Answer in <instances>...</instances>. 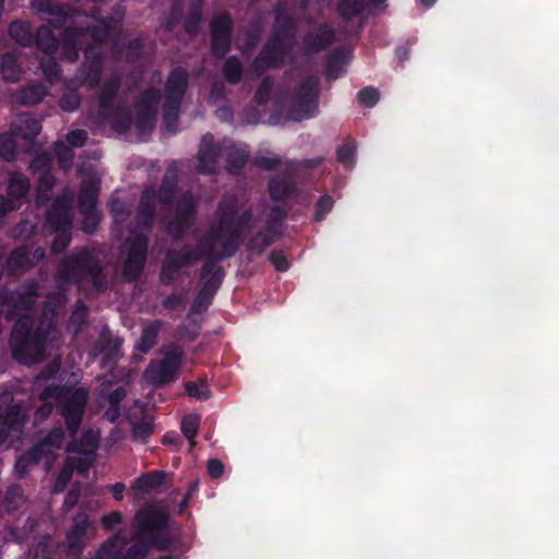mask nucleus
<instances>
[{"label": "nucleus", "mask_w": 559, "mask_h": 559, "mask_svg": "<svg viewBox=\"0 0 559 559\" xmlns=\"http://www.w3.org/2000/svg\"><path fill=\"white\" fill-rule=\"evenodd\" d=\"M31 8L56 29H62L60 34L61 55L70 62L79 59V44L82 34L87 28L76 23L75 16L71 15L68 4L56 3L52 0H31Z\"/></svg>", "instance_id": "1"}, {"label": "nucleus", "mask_w": 559, "mask_h": 559, "mask_svg": "<svg viewBox=\"0 0 559 559\" xmlns=\"http://www.w3.org/2000/svg\"><path fill=\"white\" fill-rule=\"evenodd\" d=\"M57 278L64 283H91L97 292L108 287L107 276L94 250L81 247L66 257L59 264Z\"/></svg>", "instance_id": "2"}, {"label": "nucleus", "mask_w": 559, "mask_h": 559, "mask_svg": "<svg viewBox=\"0 0 559 559\" xmlns=\"http://www.w3.org/2000/svg\"><path fill=\"white\" fill-rule=\"evenodd\" d=\"M39 399L56 401L69 436L76 437L90 401V391L84 386L51 384L41 391Z\"/></svg>", "instance_id": "3"}, {"label": "nucleus", "mask_w": 559, "mask_h": 559, "mask_svg": "<svg viewBox=\"0 0 559 559\" xmlns=\"http://www.w3.org/2000/svg\"><path fill=\"white\" fill-rule=\"evenodd\" d=\"M34 318L31 314L21 316L13 324L10 345L13 358L29 366L41 359L46 336L40 331H34Z\"/></svg>", "instance_id": "4"}, {"label": "nucleus", "mask_w": 559, "mask_h": 559, "mask_svg": "<svg viewBox=\"0 0 559 559\" xmlns=\"http://www.w3.org/2000/svg\"><path fill=\"white\" fill-rule=\"evenodd\" d=\"M169 514L154 507L141 508L134 515V533L151 540L155 550L167 551L174 544Z\"/></svg>", "instance_id": "5"}, {"label": "nucleus", "mask_w": 559, "mask_h": 559, "mask_svg": "<svg viewBox=\"0 0 559 559\" xmlns=\"http://www.w3.org/2000/svg\"><path fill=\"white\" fill-rule=\"evenodd\" d=\"M321 79L309 74L297 84L288 108V118L293 121L310 119L319 111Z\"/></svg>", "instance_id": "6"}, {"label": "nucleus", "mask_w": 559, "mask_h": 559, "mask_svg": "<svg viewBox=\"0 0 559 559\" xmlns=\"http://www.w3.org/2000/svg\"><path fill=\"white\" fill-rule=\"evenodd\" d=\"M216 221L211 227V236L214 240H222L227 229L236 225L247 231L251 230L253 211L251 207L239 213V200L235 195H224L217 204Z\"/></svg>", "instance_id": "7"}, {"label": "nucleus", "mask_w": 559, "mask_h": 559, "mask_svg": "<svg viewBox=\"0 0 559 559\" xmlns=\"http://www.w3.org/2000/svg\"><path fill=\"white\" fill-rule=\"evenodd\" d=\"M39 296V284L35 280H28L19 285L15 289L0 290V306L7 307L1 310L7 321L17 320L21 316L34 309Z\"/></svg>", "instance_id": "8"}, {"label": "nucleus", "mask_w": 559, "mask_h": 559, "mask_svg": "<svg viewBox=\"0 0 559 559\" xmlns=\"http://www.w3.org/2000/svg\"><path fill=\"white\" fill-rule=\"evenodd\" d=\"M245 233L247 230L231 225L222 240H214L210 229L206 236L198 243L197 249L205 257L204 261L218 265L221 261L234 257L240 246L245 247Z\"/></svg>", "instance_id": "9"}, {"label": "nucleus", "mask_w": 559, "mask_h": 559, "mask_svg": "<svg viewBox=\"0 0 559 559\" xmlns=\"http://www.w3.org/2000/svg\"><path fill=\"white\" fill-rule=\"evenodd\" d=\"M200 277L203 283L190 306L189 314H201L207 310L223 283L225 271L221 265L204 261Z\"/></svg>", "instance_id": "10"}, {"label": "nucleus", "mask_w": 559, "mask_h": 559, "mask_svg": "<svg viewBox=\"0 0 559 559\" xmlns=\"http://www.w3.org/2000/svg\"><path fill=\"white\" fill-rule=\"evenodd\" d=\"M164 358L152 360L145 369V378L155 386H162L175 380L182 362L183 350L177 344H171L163 352Z\"/></svg>", "instance_id": "11"}, {"label": "nucleus", "mask_w": 559, "mask_h": 559, "mask_svg": "<svg viewBox=\"0 0 559 559\" xmlns=\"http://www.w3.org/2000/svg\"><path fill=\"white\" fill-rule=\"evenodd\" d=\"M127 255L122 265V275L127 282L138 281L145 269L150 246V238L143 233H132L131 238L124 241Z\"/></svg>", "instance_id": "12"}, {"label": "nucleus", "mask_w": 559, "mask_h": 559, "mask_svg": "<svg viewBox=\"0 0 559 559\" xmlns=\"http://www.w3.org/2000/svg\"><path fill=\"white\" fill-rule=\"evenodd\" d=\"M197 216V202L191 192L182 193L175 204V215L167 223V231L174 241L182 240L193 226Z\"/></svg>", "instance_id": "13"}, {"label": "nucleus", "mask_w": 559, "mask_h": 559, "mask_svg": "<svg viewBox=\"0 0 559 559\" xmlns=\"http://www.w3.org/2000/svg\"><path fill=\"white\" fill-rule=\"evenodd\" d=\"M292 47V43L277 37V34H271L252 61L253 70L258 74H262L271 69H280Z\"/></svg>", "instance_id": "14"}, {"label": "nucleus", "mask_w": 559, "mask_h": 559, "mask_svg": "<svg viewBox=\"0 0 559 559\" xmlns=\"http://www.w3.org/2000/svg\"><path fill=\"white\" fill-rule=\"evenodd\" d=\"M200 259L195 250L168 248L160 265L159 281L164 286H171L178 280L180 271Z\"/></svg>", "instance_id": "15"}, {"label": "nucleus", "mask_w": 559, "mask_h": 559, "mask_svg": "<svg viewBox=\"0 0 559 559\" xmlns=\"http://www.w3.org/2000/svg\"><path fill=\"white\" fill-rule=\"evenodd\" d=\"M234 21L227 12H221L210 22L211 51L217 59L225 57L231 49Z\"/></svg>", "instance_id": "16"}, {"label": "nucleus", "mask_w": 559, "mask_h": 559, "mask_svg": "<svg viewBox=\"0 0 559 559\" xmlns=\"http://www.w3.org/2000/svg\"><path fill=\"white\" fill-rule=\"evenodd\" d=\"M85 60L78 71L82 84L91 90L97 88L104 72V53L99 47L87 45L84 49Z\"/></svg>", "instance_id": "17"}, {"label": "nucleus", "mask_w": 559, "mask_h": 559, "mask_svg": "<svg viewBox=\"0 0 559 559\" xmlns=\"http://www.w3.org/2000/svg\"><path fill=\"white\" fill-rule=\"evenodd\" d=\"M95 534V527L85 514H78L73 519L71 528L66 534L67 554L80 557L86 547L85 537Z\"/></svg>", "instance_id": "18"}, {"label": "nucleus", "mask_w": 559, "mask_h": 559, "mask_svg": "<svg viewBox=\"0 0 559 559\" xmlns=\"http://www.w3.org/2000/svg\"><path fill=\"white\" fill-rule=\"evenodd\" d=\"M71 15L75 16L76 23L75 25L82 24L87 29L84 31L82 34V37L90 35L93 40V46L99 47L102 49V45L107 41L111 31H112V23L116 22V20L112 16H109L107 19L100 20V24L98 25H91V23L87 20V16L84 14H81L79 11L70 8ZM122 21V17H119L117 20V23L120 24ZM74 25V23H72Z\"/></svg>", "instance_id": "19"}, {"label": "nucleus", "mask_w": 559, "mask_h": 559, "mask_svg": "<svg viewBox=\"0 0 559 559\" xmlns=\"http://www.w3.org/2000/svg\"><path fill=\"white\" fill-rule=\"evenodd\" d=\"M188 86V71L182 67L171 69L165 82L164 103L182 105Z\"/></svg>", "instance_id": "20"}, {"label": "nucleus", "mask_w": 559, "mask_h": 559, "mask_svg": "<svg viewBox=\"0 0 559 559\" xmlns=\"http://www.w3.org/2000/svg\"><path fill=\"white\" fill-rule=\"evenodd\" d=\"M221 150L214 144V136L212 133H206L202 136L199 152H198V166L197 169L200 174L212 175L216 173Z\"/></svg>", "instance_id": "21"}, {"label": "nucleus", "mask_w": 559, "mask_h": 559, "mask_svg": "<svg viewBox=\"0 0 559 559\" xmlns=\"http://www.w3.org/2000/svg\"><path fill=\"white\" fill-rule=\"evenodd\" d=\"M73 216L71 202L67 198H57L46 214V225L50 229H72Z\"/></svg>", "instance_id": "22"}, {"label": "nucleus", "mask_w": 559, "mask_h": 559, "mask_svg": "<svg viewBox=\"0 0 559 559\" xmlns=\"http://www.w3.org/2000/svg\"><path fill=\"white\" fill-rule=\"evenodd\" d=\"M156 217V191L154 188H145L140 197L135 224L139 228L150 231Z\"/></svg>", "instance_id": "23"}, {"label": "nucleus", "mask_w": 559, "mask_h": 559, "mask_svg": "<svg viewBox=\"0 0 559 559\" xmlns=\"http://www.w3.org/2000/svg\"><path fill=\"white\" fill-rule=\"evenodd\" d=\"M335 41V31L326 23L320 24L316 31L308 32L304 37L307 52L319 53L326 50Z\"/></svg>", "instance_id": "24"}, {"label": "nucleus", "mask_w": 559, "mask_h": 559, "mask_svg": "<svg viewBox=\"0 0 559 559\" xmlns=\"http://www.w3.org/2000/svg\"><path fill=\"white\" fill-rule=\"evenodd\" d=\"M26 423V415L22 406L12 404L0 415V445L9 438L11 431L21 432Z\"/></svg>", "instance_id": "25"}, {"label": "nucleus", "mask_w": 559, "mask_h": 559, "mask_svg": "<svg viewBox=\"0 0 559 559\" xmlns=\"http://www.w3.org/2000/svg\"><path fill=\"white\" fill-rule=\"evenodd\" d=\"M270 198L275 202H285L299 194V188L290 175H276L269 181Z\"/></svg>", "instance_id": "26"}, {"label": "nucleus", "mask_w": 559, "mask_h": 559, "mask_svg": "<svg viewBox=\"0 0 559 559\" xmlns=\"http://www.w3.org/2000/svg\"><path fill=\"white\" fill-rule=\"evenodd\" d=\"M273 13L276 25L271 34H277V37L293 44L297 28L296 19L289 15L280 3L274 7Z\"/></svg>", "instance_id": "27"}, {"label": "nucleus", "mask_w": 559, "mask_h": 559, "mask_svg": "<svg viewBox=\"0 0 559 559\" xmlns=\"http://www.w3.org/2000/svg\"><path fill=\"white\" fill-rule=\"evenodd\" d=\"M99 182L96 180L83 181L78 195V207L81 214H91L96 211Z\"/></svg>", "instance_id": "28"}, {"label": "nucleus", "mask_w": 559, "mask_h": 559, "mask_svg": "<svg viewBox=\"0 0 559 559\" xmlns=\"http://www.w3.org/2000/svg\"><path fill=\"white\" fill-rule=\"evenodd\" d=\"M121 87V78L119 74L111 75L105 81L99 91L98 106L100 114L106 110L112 109L119 103H117V96Z\"/></svg>", "instance_id": "29"}, {"label": "nucleus", "mask_w": 559, "mask_h": 559, "mask_svg": "<svg viewBox=\"0 0 559 559\" xmlns=\"http://www.w3.org/2000/svg\"><path fill=\"white\" fill-rule=\"evenodd\" d=\"M102 116L109 120L112 129L118 133L129 132L133 124L132 114L124 104H118L112 109L103 112Z\"/></svg>", "instance_id": "30"}, {"label": "nucleus", "mask_w": 559, "mask_h": 559, "mask_svg": "<svg viewBox=\"0 0 559 559\" xmlns=\"http://www.w3.org/2000/svg\"><path fill=\"white\" fill-rule=\"evenodd\" d=\"M31 190L29 179L20 171H12L9 174L7 195L14 200V202L22 205L26 201Z\"/></svg>", "instance_id": "31"}, {"label": "nucleus", "mask_w": 559, "mask_h": 559, "mask_svg": "<svg viewBox=\"0 0 559 559\" xmlns=\"http://www.w3.org/2000/svg\"><path fill=\"white\" fill-rule=\"evenodd\" d=\"M277 240L278 239H276L264 229L251 235L245 241V249L248 253V260L252 261L253 257L262 255L266 249Z\"/></svg>", "instance_id": "32"}, {"label": "nucleus", "mask_w": 559, "mask_h": 559, "mask_svg": "<svg viewBox=\"0 0 559 559\" xmlns=\"http://www.w3.org/2000/svg\"><path fill=\"white\" fill-rule=\"evenodd\" d=\"M47 93V87L41 83L27 84L16 91L13 100L23 106H34L43 102Z\"/></svg>", "instance_id": "33"}, {"label": "nucleus", "mask_w": 559, "mask_h": 559, "mask_svg": "<svg viewBox=\"0 0 559 559\" xmlns=\"http://www.w3.org/2000/svg\"><path fill=\"white\" fill-rule=\"evenodd\" d=\"M11 128L15 136L33 140L40 133L41 122L31 115H21L12 123Z\"/></svg>", "instance_id": "34"}, {"label": "nucleus", "mask_w": 559, "mask_h": 559, "mask_svg": "<svg viewBox=\"0 0 559 559\" xmlns=\"http://www.w3.org/2000/svg\"><path fill=\"white\" fill-rule=\"evenodd\" d=\"M45 454L46 451L40 449V445L35 443L16 459L14 464L15 473L20 478L24 477L27 474L29 467L37 465L45 456Z\"/></svg>", "instance_id": "35"}, {"label": "nucleus", "mask_w": 559, "mask_h": 559, "mask_svg": "<svg viewBox=\"0 0 559 559\" xmlns=\"http://www.w3.org/2000/svg\"><path fill=\"white\" fill-rule=\"evenodd\" d=\"M166 473L164 471L154 469L138 477L134 480L132 488L142 493H150L160 488L164 485Z\"/></svg>", "instance_id": "36"}, {"label": "nucleus", "mask_w": 559, "mask_h": 559, "mask_svg": "<svg viewBox=\"0 0 559 559\" xmlns=\"http://www.w3.org/2000/svg\"><path fill=\"white\" fill-rule=\"evenodd\" d=\"M163 328V321L154 320L151 321L147 325H145L142 330L141 337L135 346V348L146 354L148 353L156 344L158 340V334Z\"/></svg>", "instance_id": "37"}, {"label": "nucleus", "mask_w": 559, "mask_h": 559, "mask_svg": "<svg viewBox=\"0 0 559 559\" xmlns=\"http://www.w3.org/2000/svg\"><path fill=\"white\" fill-rule=\"evenodd\" d=\"M249 159V151L247 147L231 145L226 152V169L229 174L237 175L246 166Z\"/></svg>", "instance_id": "38"}, {"label": "nucleus", "mask_w": 559, "mask_h": 559, "mask_svg": "<svg viewBox=\"0 0 559 559\" xmlns=\"http://www.w3.org/2000/svg\"><path fill=\"white\" fill-rule=\"evenodd\" d=\"M287 215L288 211L286 209L280 205L272 206L265 219L264 230L280 239L283 236V223Z\"/></svg>", "instance_id": "39"}, {"label": "nucleus", "mask_w": 559, "mask_h": 559, "mask_svg": "<svg viewBox=\"0 0 559 559\" xmlns=\"http://www.w3.org/2000/svg\"><path fill=\"white\" fill-rule=\"evenodd\" d=\"M0 72L5 82H17L22 74L21 66L14 52L7 51L1 56Z\"/></svg>", "instance_id": "40"}, {"label": "nucleus", "mask_w": 559, "mask_h": 559, "mask_svg": "<svg viewBox=\"0 0 559 559\" xmlns=\"http://www.w3.org/2000/svg\"><path fill=\"white\" fill-rule=\"evenodd\" d=\"M204 0H193L188 13L183 20V28L189 35H195L199 32L200 23L203 17Z\"/></svg>", "instance_id": "41"}, {"label": "nucleus", "mask_w": 559, "mask_h": 559, "mask_svg": "<svg viewBox=\"0 0 559 559\" xmlns=\"http://www.w3.org/2000/svg\"><path fill=\"white\" fill-rule=\"evenodd\" d=\"M160 102V92L155 87L145 90L135 102V110L141 112L157 114Z\"/></svg>", "instance_id": "42"}, {"label": "nucleus", "mask_w": 559, "mask_h": 559, "mask_svg": "<svg viewBox=\"0 0 559 559\" xmlns=\"http://www.w3.org/2000/svg\"><path fill=\"white\" fill-rule=\"evenodd\" d=\"M10 37L24 47L32 46L34 43V33L27 22L13 21L9 25Z\"/></svg>", "instance_id": "43"}, {"label": "nucleus", "mask_w": 559, "mask_h": 559, "mask_svg": "<svg viewBox=\"0 0 559 559\" xmlns=\"http://www.w3.org/2000/svg\"><path fill=\"white\" fill-rule=\"evenodd\" d=\"M151 549H154L153 545H151V540L133 532L131 545L127 548L122 559H145Z\"/></svg>", "instance_id": "44"}, {"label": "nucleus", "mask_w": 559, "mask_h": 559, "mask_svg": "<svg viewBox=\"0 0 559 559\" xmlns=\"http://www.w3.org/2000/svg\"><path fill=\"white\" fill-rule=\"evenodd\" d=\"M35 46L46 55H53L58 49V40L52 31L47 26H40L34 34Z\"/></svg>", "instance_id": "45"}, {"label": "nucleus", "mask_w": 559, "mask_h": 559, "mask_svg": "<svg viewBox=\"0 0 559 559\" xmlns=\"http://www.w3.org/2000/svg\"><path fill=\"white\" fill-rule=\"evenodd\" d=\"M71 438L72 440L67 445V452L69 453L87 454L94 452L97 448V439L91 431L84 432L80 439Z\"/></svg>", "instance_id": "46"}, {"label": "nucleus", "mask_w": 559, "mask_h": 559, "mask_svg": "<svg viewBox=\"0 0 559 559\" xmlns=\"http://www.w3.org/2000/svg\"><path fill=\"white\" fill-rule=\"evenodd\" d=\"M222 74L228 84H239L243 76V66L240 59L237 56L227 57L222 69Z\"/></svg>", "instance_id": "47"}, {"label": "nucleus", "mask_w": 559, "mask_h": 559, "mask_svg": "<svg viewBox=\"0 0 559 559\" xmlns=\"http://www.w3.org/2000/svg\"><path fill=\"white\" fill-rule=\"evenodd\" d=\"M29 255L31 251L26 247L12 250L5 263L8 271L12 273L25 271L31 265Z\"/></svg>", "instance_id": "48"}, {"label": "nucleus", "mask_w": 559, "mask_h": 559, "mask_svg": "<svg viewBox=\"0 0 559 559\" xmlns=\"http://www.w3.org/2000/svg\"><path fill=\"white\" fill-rule=\"evenodd\" d=\"M55 182L56 179L51 171L39 174L36 187V204L38 206H43L49 201Z\"/></svg>", "instance_id": "49"}, {"label": "nucleus", "mask_w": 559, "mask_h": 559, "mask_svg": "<svg viewBox=\"0 0 559 559\" xmlns=\"http://www.w3.org/2000/svg\"><path fill=\"white\" fill-rule=\"evenodd\" d=\"M110 342V333L107 331H103L97 346L99 347L100 352H105L106 348L109 347L105 354V360H118L121 357L122 341L117 338L111 345Z\"/></svg>", "instance_id": "50"}, {"label": "nucleus", "mask_w": 559, "mask_h": 559, "mask_svg": "<svg viewBox=\"0 0 559 559\" xmlns=\"http://www.w3.org/2000/svg\"><path fill=\"white\" fill-rule=\"evenodd\" d=\"M356 144L354 141H347L338 146L336 151L337 162L346 169H352L356 164Z\"/></svg>", "instance_id": "51"}, {"label": "nucleus", "mask_w": 559, "mask_h": 559, "mask_svg": "<svg viewBox=\"0 0 559 559\" xmlns=\"http://www.w3.org/2000/svg\"><path fill=\"white\" fill-rule=\"evenodd\" d=\"M40 68L43 74L50 83H56L60 81L62 75V69L57 60L53 58V55H47L46 58L41 59Z\"/></svg>", "instance_id": "52"}, {"label": "nucleus", "mask_w": 559, "mask_h": 559, "mask_svg": "<svg viewBox=\"0 0 559 559\" xmlns=\"http://www.w3.org/2000/svg\"><path fill=\"white\" fill-rule=\"evenodd\" d=\"M55 233L50 251L52 254L63 253L72 241V229H51Z\"/></svg>", "instance_id": "53"}, {"label": "nucleus", "mask_w": 559, "mask_h": 559, "mask_svg": "<svg viewBox=\"0 0 559 559\" xmlns=\"http://www.w3.org/2000/svg\"><path fill=\"white\" fill-rule=\"evenodd\" d=\"M64 440V429L62 426H55L37 444L46 451V448L60 449Z\"/></svg>", "instance_id": "54"}, {"label": "nucleus", "mask_w": 559, "mask_h": 559, "mask_svg": "<svg viewBox=\"0 0 559 559\" xmlns=\"http://www.w3.org/2000/svg\"><path fill=\"white\" fill-rule=\"evenodd\" d=\"M14 133H1L0 134V157L7 162H12L16 156V141Z\"/></svg>", "instance_id": "55"}, {"label": "nucleus", "mask_w": 559, "mask_h": 559, "mask_svg": "<svg viewBox=\"0 0 559 559\" xmlns=\"http://www.w3.org/2000/svg\"><path fill=\"white\" fill-rule=\"evenodd\" d=\"M362 9V0H340L337 3V12L346 21L357 16Z\"/></svg>", "instance_id": "56"}, {"label": "nucleus", "mask_w": 559, "mask_h": 559, "mask_svg": "<svg viewBox=\"0 0 559 559\" xmlns=\"http://www.w3.org/2000/svg\"><path fill=\"white\" fill-rule=\"evenodd\" d=\"M273 88H274L273 79L271 76L263 78L254 92V95H253L254 103L259 106H263V105L267 104L271 99Z\"/></svg>", "instance_id": "57"}, {"label": "nucleus", "mask_w": 559, "mask_h": 559, "mask_svg": "<svg viewBox=\"0 0 559 559\" xmlns=\"http://www.w3.org/2000/svg\"><path fill=\"white\" fill-rule=\"evenodd\" d=\"M200 421L201 418L197 414H188L181 420V431L192 445L199 431Z\"/></svg>", "instance_id": "58"}, {"label": "nucleus", "mask_w": 559, "mask_h": 559, "mask_svg": "<svg viewBox=\"0 0 559 559\" xmlns=\"http://www.w3.org/2000/svg\"><path fill=\"white\" fill-rule=\"evenodd\" d=\"M52 157L48 152H40L35 155L29 163L32 174H46L51 171Z\"/></svg>", "instance_id": "59"}, {"label": "nucleus", "mask_w": 559, "mask_h": 559, "mask_svg": "<svg viewBox=\"0 0 559 559\" xmlns=\"http://www.w3.org/2000/svg\"><path fill=\"white\" fill-rule=\"evenodd\" d=\"M181 104L163 103V119L166 128L175 131L178 124Z\"/></svg>", "instance_id": "60"}, {"label": "nucleus", "mask_w": 559, "mask_h": 559, "mask_svg": "<svg viewBox=\"0 0 559 559\" xmlns=\"http://www.w3.org/2000/svg\"><path fill=\"white\" fill-rule=\"evenodd\" d=\"M185 388L187 394L197 400L206 401L211 397V390L206 382L197 383L193 381H188Z\"/></svg>", "instance_id": "61"}, {"label": "nucleus", "mask_w": 559, "mask_h": 559, "mask_svg": "<svg viewBox=\"0 0 559 559\" xmlns=\"http://www.w3.org/2000/svg\"><path fill=\"white\" fill-rule=\"evenodd\" d=\"M81 103V95L76 91H69L60 97L59 106L63 111L73 112L79 109Z\"/></svg>", "instance_id": "62"}, {"label": "nucleus", "mask_w": 559, "mask_h": 559, "mask_svg": "<svg viewBox=\"0 0 559 559\" xmlns=\"http://www.w3.org/2000/svg\"><path fill=\"white\" fill-rule=\"evenodd\" d=\"M359 104L372 108L380 99L379 91L372 86H366L357 93Z\"/></svg>", "instance_id": "63"}, {"label": "nucleus", "mask_w": 559, "mask_h": 559, "mask_svg": "<svg viewBox=\"0 0 559 559\" xmlns=\"http://www.w3.org/2000/svg\"><path fill=\"white\" fill-rule=\"evenodd\" d=\"M94 559H122L114 539L106 540L96 551Z\"/></svg>", "instance_id": "64"}]
</instances>
